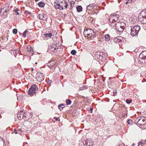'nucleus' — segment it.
<instances>
[{
    "label": "nucleus",
    "mask_w": 146,
    "mask_h": 146,
    "mask_svg": "<svg viewBox=\"0 0 146 146\" xmlns=\"http://www.w3.org/2000/svg\"><path fill=\"white\" fill-rule=\"evenodd\" d=\"M62 2L64 4V5H64V7L65 8H67L68 6V4L65 1H62Z\"/></svg>",
    "instance_id": "393cba45"
},
{
    "label": "nucleus",
    "mask_w": 146,
    "mask_h": 146,
    "mask_svg": "<svg viewBox=\"0 0 146 146\" xmlns=\"http://www.w3.org/2000/svg\"><path fill=\"white\" fill-rule=\"evenodd\" d=\"M140 143H141V146H143L144 145V143H143L142 142H139Z\"/></svg>",
    "instance_id": "8fccbe9b"
},
{
    "label": "nucleus",
    "mask_w": 146,
    "mask_h": 146,
    "mask_svg": "<svg viewBox=\"0 0 146 146\" xmlns=\"http://www.w3.org/2000/svg\"><path fill=\"white\" fill-rule=\"evenodd\" d=\"M74 3L73 2V3H70V5H71V8L70 9H72V8L74 6Z\"/></svg>",
    "instance_id": "a19ab883"
},
{
    "label": "nucleus",
    "mask_w": 146,
    "mask_h": 146,
    "mask_svg": "<svg viewBox=\"0 0 146 146\" xmlns=\"http://www.w3.org/2000/svg\"><path fill=\"white\" fill-rule=\"evenodd\" d=\"M109 21H110V23H111V22L112 23V24H115L114 23L116 22V21H114L113 20V19H111L110 18Z\"/></svg>",
    "instance_id": "58836bf2"
},
{
    "label": "nucleus",
    "mask_w": 146,
    "mask_h": 146,
    "mask_svg": "<svg viewBox=\"0 0 146 146\" xmlns=\"http://www.w3.org/2000/svg\"><path fill=\"white\" fill-rule=\"evenodd\" d=\"M38 17L39 19L42 20H45L47 18V15L43 13H41L38 15Z\"/></svg>",
    "instance_id": "0eeeda50"
},
{
    "label": "nucleus",
    "mask_w": 146,
    "mask_h": 146,
    "mask_svg": "<svg viewBox=\"0 0 146 146\" xmlns=\"http://www.w3.org/2000/svg\"><path fill=\"white\" fill-rule=\"evenodd\" d=\"M9 5H5L4 6L1 7V10H3V11H5L6 10H9Z\"/></svg>",
    "instance_id": "2eb2a0df"
},
{
    "label": "nucleus",
    "mask_w": 146,
    "mask_h": 146,
    "mask_svg": "<svg viewBox=\"0 0 146 146\" xmlns=\"http://www.w3.org/2000/svg\"><path fill=\"white\" fill-rule=\"evenodd\" d=\"M115 25H117L116 29L119 33L122 32L126 26L125 23L124 22L121 21H119L115 23Z\"/></svg>",
    "instance_id": "f03ea898"
},
{
    "label": "nucleus",
    "mask_w": 146,
    "mask_h": 146,
    "mask_svg": "<svg viewBox=\"0 0 146 146\" xmlns=\"http://www.w3.org/2000/svg\"><path fill=\"white\" fill-rule=\"evenodd\" d=\"M95 14H97V13H97V12H95Z\"/></svg>",
    "instance_id": "774afa93"
},
{
    "label": "nucleus",
    "mask_w": 146,
    "mask_h": 146,
    "mask_svg": "<svg viewBox=\"0 0 146 146\" xmlns=\"http://www.w3.org/2000/svg\"><path fill=\"white\" fill-rule=\"evenodd\" d=\"M37 89L38 88L36 85L35 84L31 86V87L28 92V94L29 95L31 96L33 95L34 94L36 93V92Z\"/></svg>",
    "instance_id": "7ed1b4c3"
},
{
    "label": "nucleus",
    "mask_w": 146,
    "mask_h": 146,
    "mask_svg": "<svg viewBox=\"0 0 146 146\" xmlns=\"http://www.w3.org/2000/svg\"><path fill=\"white\" fill-rule=\"evenodd\" d=\"M145 144L146 145V140L145 141Z\"/></svg>",
    "instance_id": "e2e57ef3"
},
{
    "label": "nucleus",
    "mask_w": 146,
    "mask_h": 146,
    "mask_svg": "<svg viewBox=\"0 0 146 146\" xmlns=\"http://www.w3.org/2000/svg\"><path fill=\"white\" fill-rule=\"evenodd\" d=\"M88 88V87L87 86L84 85L82 87L80 88V90H85Z\"/></svg>",
    "instance_id": "2f4dec72"
},
{
    "label": "nucleus",
    "mask_w": 146,
    "mask_h": 146,
    "mask_svg": "<svg viewBox=\"0 0 146 146\" xmlns=\"http://www.w3.org/2000/svg\"><path fill=\"white\" fill-rule=\"evenodd\" d=\"M1 139L3 140V143H5V141L3 139V138H2Z\"/></svg>",
    "instance_id": "864d4df0"
},
{
    "label": "nucleus",
    "mask_w": 146,
    "mask_h": 146,
    "mask_svg": "<svg viewBox=\"0 0 146 146\" xmlns=\"http://www.w3.org/2000/svg\"><path fill=\"white\" fill-rule=\"evenodd\" d=\"M57 3H55L54 4L55 7L56 9H59V8L58 6L57 5Z\"/></svg>",
    "instance_id": "e433bc0d"
},
{
    "label": "nucleus",
    "mask_w": 146,
    "mask_h": 146,
    "mask_svg": "<svg viewBox=\"0 0 146 146\" xmlns=\"http://www.w3.org/2000/svg\"><path fill=\"white\" fill-rule=\"evenodd\" d=\"M76 53V51L74 50H73L71 51V53L73 55H75Z\"/></svg>",
    "instance_id": "473e14b6"
},
{
    "label": "nucleus",
    "mask_w": 146,
    "mask_h": 146,
    "mask_svg": "<svg viewBox=\"0 0 146 146\" xmlns=\"http://www.w3.org/2000/svg\"><path fill=\"white\" fill-rule=\"evenodd\" d=\"M92 33H93V30L92 29H88L86 30V31H84V33L87 34V33H90V34H92Z\"/></svg>",
    "instance_id": "f3484780"
},
{
    "label": "nucleus",
    "mask_w": 146,
    "mask_h": 146,
    "mask_svg": "<svg viewBox=\"0 0 146 146\" xmlns=\"http://www.w3.org/2000/svg\"><path fill=\"white\" fill-rule=\"evenodd\" d=\"M125 116V115H122V116L123 117H124Z\"/></svg>",
    "instance_id": "69168bd1"
},
{
    "label": "nucleus",
    "mask_w": 146,
    "mask_h": 146,
    "mask_svg": "<svg viewBox=\"0 0 146 146\" xmlns=\"http://www.w3.org/2000/svg\"><path fill=\"white\" fill-rule=\"evenodd\" d=\"M9 10H6L3 11V13L2 14V17L3 18H6L7 17V15L9 14L8 11Z\"/></svg>",
    "instance_id": "f8f14e48"
},
{
    "label": "nucleus",
    "mask_w": 146,
    "mask_h": 146,
    "mask_svg": "<svg viewBox=\"0 0 146 146\" xmlns=\"http://www.w3.org/2000/svg\"><path fill=\"white\" fill-rule=\"evenodd\" d=\"M25 13L26 14L30 15L31 14V13L30 12H29L27 11H25Z\"/></svg>",
    "instance_id": "37998d69"
},
{
    "label": "nucleus",
    "mask_w": 146,
    "mask_h": 146,
    "mask_svg": "<svg viewBox=\"0 0 146 146\" xmlns=\"http://www.w3.org/2000/svg\"><path fill=\"white\" fill-rule=\"evenodd\" d=\"M100 51H98L96 52L95 54V57L98 59V58L100 57V56H99L100 55Z\"/></svg>",
    "instance_id": "6ab92c4d"
},
{
    "label": "nucleus",
    "mask_w": 146,
    "mask_h": 146,
    "mask_svg": "<svg viewBox=\"0 0 146 146\" xmlns=\"http://www.w3.org/2000/svg\"><path fill=\"white\" fill-rule=\"evenodd\" d=\"M59 120V121H60V119L58 118H56V121H57L58 120Z\"/></svg>",
    "instance_id": "6e6d98bb"
},
{
    "label": "nucleus",
    "mask_w": 146,
    "mask_h": 146,
    "mask_svg": "<svg viewBox=\"0 0 146 146\" xmlns=\"http://www.w3.org/2000/svg\"><path fill=\"white\" fill-rule=\"evenodd\" d=\"M64 107V104H59L58 105V108L61 111L63 110V108Z\"/></svg>",
    "instance_id": "4be33fe9"
},
{
    "label": "nucleus",
    "mask_w": 146,
    "mask_h": 146,
    "mask_svg": "<svg viewBox=\"0 0 146 146\" xmlns=\"http://www.w3.org/2000/svg\"><path fill=\"white\" fill-rule=\"evenodd\" d=\"M132 100H129L128 99H127L126 100V102L127 104H130Z\"/></svg>",
    "instance_id": "c9c22d12"
},
{
    "label": "nucleus",
    "mask_w": 146,
    "mask_h": 146,
    "mask_svg": "<svg viewBox=\"0 0 146 146\" xmlns=\"http://www.w3.org/2000/svg\"><path fill=\"white\" fill-rule=\"evenodd\" d=\"M83 144H85L87 146H92L94 143L93 140L89 138L84 141Z\"/></svg>",
    "instance_id": "423d86ee"
},
{
    "label": "nucleus",
    "mask_w": 146,
    "mask_h": 146,
    "mask_svg": "<svg viewBox=\"0 0 146 146\" xmlns=\"http://www.w3.org/2000/svg\"><path fill=\"white\" fill-rule=\"evenodd\" d=\"M36 78L37 80L39 82H42L44 80V75L40 72H38L36 74Z\"/></svg>",
    "instance_id": "39448f33"
},
{
    "label": "nucleus",
    "mask_w": 146,
    "mask_h": 146,
    "mask_svg": "<svg viewBox=\"0 0 146 146\" xmlns=\"http://www.w3.org/2000/svg\"><path fill=\"white\" fill-rule=\"evenodd\" d=\"M94 8V7L93 4H90L87 7V9L89 11L92 10Z\"/></svg>",
    "instance_id": "dca6fc26"
},
{
    "label": "nucleus",
    "mask_w": 146,
    "mask_h": 146,
    "mask_svg": "<svg viewBox=\"0 0 146 146\" xmlns=\"http://www.w3.org/2000/svg\"><path fill=\"white\" fill-rule=\"evenodd\" d=\"M22 129L21 128H20L18 129L17 131H18V133L20 134H21V132H22Z\"/></svg>",
    "instance_id": "72a5a7b5"
},
{
    "label": "nucleus",
    "mask_w": 146,
    "mask_h": 146,
    "mask_svg": "<svg viewBox=\"0 0 146 146\" xmlns=\"http://www.w3.org/2000/svg\"><path fill=\"white\" fill-rule=\"evenodd\" d=\"M131 31L130 35H131L133 36H137L138 34L135 31H133V29L132 28H131Z\"/></svg>",
    "instance_id": "4468645a"
},
{
    "label": "nucleus",
    "mask_w": 146,
    "mask_h": 146,
    "mask_svg": "<svg viewBox=\"0 0 146 146\" xmlns=\"http://www.w3.org/2000/svg\"><path fill=\"white\" fill-rule=\"evenodd\" d=\"M57 5L58 6L59 9L60 10H63V7L62 5H61L60 3H57Z\"/></svg>",
    "instance_id": "c85d7f7f"
},
{
    "label": "nucleus",
    "mask_w": 146,
    "mask_h": 146,
    "mask_svg": "<svg viewBox=\"0 0 146 146\" xmlns=\"http://www.w3.org/2000/svg\"><path fill=\"white\" fill-rule=\"evenodd\" d=\"M27 31V30L25 31L23 33V36L24 37H26V34Z\"/></svg>",
    "instance_id": "4c0bfd02"
},
{
    "label": "nucleus",
    "mask_w": 146,
    "mask_h": 146,
    "mask_svg": "<svg viewBox=\"0 0 146 146\" xmlns=\"http://www.w3.org/2000/svg\"><path fill=\"white\" fill-rule=\"evenodd\" d=\"M138 19L141 23L146 24V9L142 10L139 14Z\"/></svg>",
    "instance_id": "f257e3e1"
},
{
    "label": "nucleus",
    "mask_w": 146,
    "mask_h": 146,
    "mask_svg": "<svg viewBox=\"0 0 146 146\" xmlns=\"http://www.w3.org/2000/svg\"><path fill=\"white\" fill-rule=\"evenodd\" d=\"M64 17H66V16H67V15H66V14L65 13L64 14Z\"/></svg>",
    "instance_id": "13d9d810"
},
{
    "label": "nucleus",
    "mask_w": 146,
    "mask_h": 146,
    "mask_svg": "<svg viewBox=\"0 0 146 146\" xmlns=\"http://www.w3.org/2000/svg\"><path fill=\"white\" fill-rule=\"evenodd\" d=\"M130 121H131V122L132 120L129 119H128L127 121V123L128 124H130L131 123L130 122Z\"/></svg>",
    "instance_id": "c03bdc74"
},
{
    "label": "nucleus",
    "mask_w": 146,
    "mask_h": 146,
    "mask_svg": "<svg viewBox=\"0 0 146 146\" xmlns=\"http://www.w3.org/2000/svg\"><path fill=\"white\" fill-rule=\"evenodd\" d=\"M142 123V121L140 119H138V123L139 124V123Z\"/></svg>",
    "instance_id": "a18cd8bd"
},
{
    "label": "nucleus",
    "mask_w": 146,
    "mask_h": 146,
    "mask_svg": "<svg viewBox=\"0 0 146 146\" xmlns=\"http://www.w3.org/2000/svg\"><path fill=\"white\" fill-rule=\"evenodd\" d=\"M139 60L143 63L146 62V51L142 52L139 56Z\"/></svg>",
    "instance_id": "20e7f679"
},
{
    "label": "nucleus",
    "mask_w": 146,
    "mask_h": 146,
    "mask_svg": "<svg viewBox=\"0 0 146 146\" xmlns=\"http://www.w3.org/2000/svg\"><path fill=\"white\" fill-rule=\"evenodd\" d=\"M33 70H34V69H33V68H32L31 69V70L32 71H33Z\"/></svg>",
    "instance_id": "052dcab7"
},
{
    "label": "nucleus",
    "mask_w": 146,
    "mask_h": 146,
    "mask_svg": "<svg viewBox=\"0 0 146 146\" xmlns=\"http://www.w3.org/2000/svg\"><path fill=\"white\" fill-rule=\"evenodd\" d=\"M76 9L77 12H80L82 11V7L81 6H78L76 7Z\"/></svg>",
    "instance_id": "b1692460"
},
{
    "label": "nucleus",
    "mask_w": 146,
    "mask_h": 146,
    "mask_svg": "<svg viewBox=\"0 0 146 146\" xmlns=\"http://www.w3.org/2000/svg\"><path fill=\"white\" fill-rule=\"evenodd\" d=\"M24 115V113L23 111H20L17 114V117L19 119L21 120L23 119Z\"/></svg>",
    "instance_id": "9d476101"
},
{
    "label": "nucleus",
    "mask_w": 146,
    "mask_h": 146,
    "mask_svg": "<svg viewBox=\"0 0 146 146\" xmlns=\"http://www.w3.org/2000/svg\"><path fill=\"white\" fill-rule=\"evenodd\" d=\"M39 0H35V1L36 2V1H39Z\"/></svg>",
    "instance_id": "0e129e2a"
},
{
    "label": "nucleus",
    "mask_w": 146,
    "mask_h": 146,
    "mask_svg": "<svg viewBox=\"0 0 146 146\" xmlns=\"http://www.w3.org/2000/svg\"><path fill=\"white\" fill-rule=\"evenodd\" d=\"M48 49L49 51L55 52V51L56 52L57 51L58 49L56 48V46H54L53 45H51L48 47Z\"/></svg>",
    "instance_id": "1a4fd4ad"
},
{
    "label": "nucleus",
    "mask_w": 146,
    "mask_h": 146,
    "mask_svg": "<svg viewBox=\"0 0 146 146\" xmlns=\"http://www.w3.org/2000/svg\"><path fill=\"white\" fill-rule=\"evenodd\" d=\"M56 62L54 60H50L47 64V65L48 67L51 68L55 65Z\"/></svg>",
    "instance_id": "6e6552de"
},
{
    "label": "nucleus",
    "mask_w": 146,
    "mask_h": 146,
    "mask_svg": "<svg viewBox=\"0 0 146 146\" xmlns=\"http://www.w3.org/2000/svg\"><path fill=\"white\" fill-rule=\"evenodd\" d=\"M14 132L15 134L18 133L17 130L16 129H14Z\"/></svg>",
    "instance_id": "de8ad7c7"
},
{
    "label": "nucleus",
    "mask_w": 146,
    "mask_h": 146,
    "mask_svg": "<svg viewBox=\"0 0 146 146\" xmlns=\"http://www.w3.org/2000/svg\"><path fill=\"white\" fill-rule=\"evenodd\" d=\"M13 11L15 12V14L17 15H18L19 14V13L18 12L19 11V10L18 9H15L13 10Z\"/></svg>",
    "instance_id": "cd10ccee"
},
{
    "label": "nucleus",
    "mask_w": 146,
    "mask_h": 146,
    "mask_svg": "<svg viewBox=\"0 0 146 146\" xmlns=\"http://www.w3.org/2000/svg\"><path fill=\"white\" fill-rule=\"evenodd\" d=\"M17 32V29H14L13 30V33L14 34H16Z\"/></svg>",
    "instance_id": "f704fd0d"
},
{
    "label": "nucleus",
    "mask_w": 146,
    "mask_h": 146,
    "mask_svg": "<svg viewBox=\"0 0 146 146\" xmlns=\"http://www.w3.org/2000/svg\"><path fill=\"white\" fill-rule=\"evenodd\" d=\"M138 146H141V143H140V142L138 143Z\"/></svg>",
    "instance_id": "603ef678"
},
{
    "label": "nucleus",
    "mask_w": 146,
    "mask_h": 146,
    "mask_svg": "<svg viewBox=\"0 0 146 146\" xmlns=\"http://www.w3.org/2000/svg\"><path fill=\"white\" fill-rule=\"evenodd\" d=\"M3 146H6V144H4L3 145Z\"/></svg>",
    "instance_id": "338daca9"
},
{
    "label": "nucleus",
    "mask_w": 146,
    "mask_h": 146,
    "mask_svg": "<svg viewBox=\"0 0 146 146\" xmlns=\"http://www.w3.org/2000/svg\"><path fill=\"white\" fill-rule=\"evenodd\" d=\"M141 121L142 123H139V124L141 125H145L146 123L145 119H143Z\"/></svg>",
    "instance_id": "c756f323"
},
{
    "label": "nucleus",
    "mask_w": 146,
    "mask_h": 146,
    "mask_svg": "<svg viewBox=\"0 0 146 146\" xmlns=\"http://www.w3.org/2000/svg\"><path fill=\"white\" fill-rule=\"evenodd\" d=\"M24 117H26V114H25V112H24Z\"/></svg>",
    "instance_id": "4d7b16f0"
},
{
    "label": "nucleus",
    "mask_w": 146,
    "mask_h": 146,
    "mask_svg": "<svg viewBox=\"0 0 146 146\" xmlns=\"http://www.w3.org/2000/svg\"><path fill=\"white\" fill-rule=\"evenodd\" d=\"M104 37L105 40L106 41H108L110 40V35L108 34L105 35Z\"/></svg>",
    "instance_id": "a211bd4d"
},
{
    "label": "nucleus",
    "mask_w": 146,
    "mask_h": 146,
    "mask_svg": "<svg viewBox=\"0 0 146 146\" xmlns=\"http://www.w3.org/2000/svg\"><path fill=\"white\" fill-rule=\"evenodd\" d=\"M45 5L44 3L42 1H40L38 3V6L40 7H44Z\"/></svg>",
    "instance_id": "aec40b11"
},
{
    "label": "nucleus",
    "mask_w": 146,
    "mask_h": 146,
    "mask_svg": "<svg viewBox=\"0 0 146 146\" xmlns=\"http://www.w3.org/2000/svg\"><path fill=\"white\" fill-rule=\"evenodd\" d=\"M114 42H121V40L119 38V37H117L115 38L113 40Z\"/></svg>",
    "instance_id": "5701e85b"
},
{
    "label": "nucleus",
    "mask_w": 146,
    "mask_h": 146,
    "mask_svg": "<svg viewBox=\"0 0 146 146\" xmlns=\"http://www.w3.org/2000/svg\"><path fill=\"white\" fill-rule=\"evenodd\" d=\"M43 36L44 37H51L52 36V34L51 33H46L43 35Z\"/></svg>",
    "instance_id": "412c9836"
},
{
    "label": "nucleus",
    "mask_w": 146,
    "mask_h": 146,
    "mask_svg": "<svg viewBox=\"0 0 146 146\" xmlns=\"http://www.w3.org/2000/svg\"><path fill=\"white\" fill-rule=\"evenodd\" d=\"M99 56H100V57L98 58V59H99L102 60V59L103 58V56L102 55L101 53L100 54V55H99Z\"/></svg>",
    "instance_id": "79ce46f5"
},
{
    "label": "nucleus",
    "mask_w": 146,
    "mask_h": 146,
    "mask_svg": "<svg viewBox=\"0 0 146 146\" xmlns=\"http://www.w3.org/2000/svg\"><path fill=\"white\" fill-rule=\"evenodd\" d=\"M101 53L102 55L103 56V54H105L103 52H101Z\"/></svg>",
    "instance_id": "5fc2aeb1"
},
{
    "label": "nucleus",
    "mask_w": 146,
    "mask_h": 146,
    "mask_svg": "<svg viewBox=\"0 0 146 146\" xmlns=\"http://www.w3.org/2000/svg\"><path fill=\"white\" fill-rule=\"evenodd\" d=\"M86 34L88 36H89L90 35H91L90 34V33H87Z\"/></svg>",
    "instance_id": "3c124183"
},
{
    "label": "nucleus",
    "mask_w": 146,
    "mask_h": 146,
    "mask_svg": "<svg viewBox=\"0 0 146 146\" xmlns=\"http://www.w3.org/2000/svg\"><path fill=\"white\" fill-rule=\"evenodd\" d=\"M92 34H90L91 35V36H93L94 37H96V36L94 34V32L93 31V33H92Z\"/></svg>",
    "instance_id": "49530a36"
},
{
    "label": "nucleus",
    "mask_w": 146,
    "mask_h": 146,
    "mask_svg": "<svg viewBox=\"0 0 146 146\" xmlns=\"http://www.w3.org/2000/svg\"><path fill=\"white\" fill-rule=\"evenodd\" d=\"M132 28L133 29V31L137 33V34H138L141 28L140 26L138 25L132 27Z\"/></svg>",
    "instance_id": "9b49d317"
},
{
    "label": "nucleus",
    "mask_w": 146,
    "mask_h": 146,
    "mask_svg": "<svg viewBox=\"0 0 146 146\" xmlns=\"http://www.w3.org/2000/svg\"><path fill=\"white\" fill-rule=\"evenodd\" d=\"M27 50L30 53H31L33 51V49L30 46L27 47Z\"/></svg>",
    "instance_id": "a878e982"
},
{
    "label": "nucleus",
    "mask_w": 146,
    "mask_h": 146,
    "mask_svg": "<svg viewBox=\"0 0 146 146\" xmlns=\"http://www.w3.org/2000/svg\"><path fill=\"white\" fill-rule=\"evenodd\" d=\"M132 146H135V144L134 143H133L132 145Z\"/></svg>",
    "instance_id": "680f3d73"
},
{
    "label": "nucleus",
    "mask_w": 146,
    "mask_h": 146,
    "mask_svg": "<svg viewBox=\"0 0 146 146\" xmlns=\"http://www.w3.org/2000/svg\"><path fill=\"white\" fill-rule=\"evenodd\" d=\"M3 12V10H1V8L0 10V15L2 16V14H1V13L2 12Z\"/></svg>",
    "instance_id": "09e8293b"
},
{
    "label": "nucleus",
    "mask_w": 146,
    "mask_h": 146,
    "mask_svg": "<svg viewBox=\"0 0 146 146\" xmlns=\"http://www.w3.org/2000/svg\"><path fill=\"white\" fill-rule=\"evenodd\" d=\"M112 18L113 20L114 21H117L119 19V16L116 14H114L113 15Z\"/></svg>",
    "instance_id": "ddd939ff"
},
{
    "label": "nucleus",
    "mask_w": 146,
    "mask_h": 146,
    "mask_svg": "<svg viewBox=\"0 0 146 146\" xmlns=\"http://www.w3.org/2000/svg\"><path fill=\"white\" fill-rule=\"evenodd\" d=\"M109 25L110 27H115L116 28V27H117V25H115V23L112 24V23L111 22L109 23Z\"/></svg>",
    "instance_id": "7c9ffc66"
},
{
    "label": "nucleus",
    "mask_w": 146,
    "mask_h": 146,
    "mask_svg": "<svg viewBox=\"0 0 146 146\" xmlns=\"http://www.w3.org/2000/svg\"><path fill=\"white\" fill-rule=\"evenodd\" d=\"M17 99L18 100H20L21 101H22V100L23 99V96H22L21 97V98H19V96H17Z\"/></svg>",
    "instance_id": "ea45409f"
},
{
    "label": "nucleus",
    "mask_w": 146,
    "mask_h": 146,
    "mask_svg": "<svg viewBox=\"0 0 146 146\" xmlns=\"http://www.w3.org/2000/svg\"><path fill=\"white\" fill-rule=\"evenodd\" d=\"M66 105H70L71 103V101L69 99L66 100Z\"/></svg>",
    "instance_id": "bb28decb"
},
{
    "label": "nucleus",
    "mask_w": 146,
    "mask_h": 146,
    "mask_svg": "<svg viewBox=\"0 0 146 146\" xmlns=\"http://www.w3.org/2000/svg\"><path fill=\"white\" fill-rule=\"evenodd\" d=\"M90 110H91V112L92 113V109L91 108V109H90Z\"/></svg>",
    "instance_id": "bf43d9fd"
}]
</instances>
